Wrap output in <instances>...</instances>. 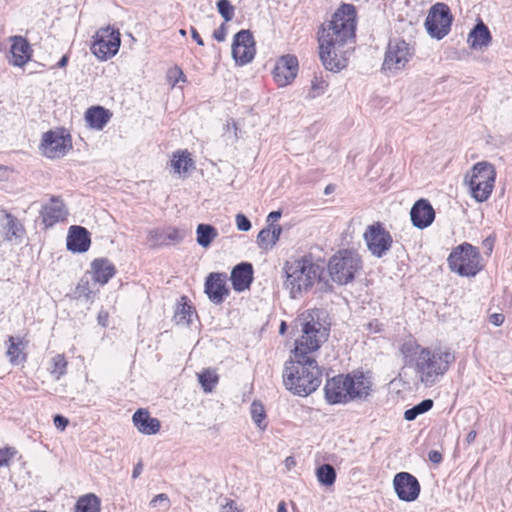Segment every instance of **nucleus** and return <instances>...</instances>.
Segmentation results:
<instances>
[{
	"instance_id": "f257e3e1",
	"label": "nucleus",
	"mask_w": 512,
	"mask_h": 512,
	"mask_svg": "<svg viewBox=\"0 0 512 512\" xmlns=\"http://www.w3.org/2000/svg\"><path fill=\"white\" fill-rule=\"evenodd\" d=\"M356 10L342 4L318 31L319 56L327 70L340 71L347 65V54L355 42Z\"/></svg>"
},
{
	"instance_id": "f03ea898",
	"label": "nucleus",
	"mask_w": 512,
	"mask_h": 512,
	"mask_svg": "<svg viewBox=\"0 0 512 512\" xmlns=\"http://www.w3.org/2000/svg\"><path fill=\"white\" fill-rule=\"evenodd\" d=\"M286 280L284 282L292 298H299L307 292L315 283L321 292H329L332 285L322 279L324 269L321 265L314 263L311 259L300 258L284 265Z\"/></svg>"
},
{
	"instance_id": "7ed1b4c3",
	"label": "nucleus",
	"mask_w": 512,
	"mask_h": 512,
	"mask_svg": "<svg viewBox=\"0 0 512 512\" xmlns=\"http://www.w3.org/2000/svg\"><path fill=\"white\" fill-rule=\"evenodd\" d=\"M322 372L314 357L287 361L283 370L285 387L299 396H307L321 384Z\"/></svg>"
},
{
	"instance_id": "20e7f679",
	"label": "nucleus",
	"mask_w": 512,
	"mask_h": 512,
	"mask_svg": "<svg viewBox=\"0 0 512 512\" xmlns=\"http://www.w3.org/2000/svg\"><path fill=\"white\" fill-rule=\"evenodd\" d=\"M301 335L295 340L294 358L314 357V353L327 340L329 329L320 321L319 310L305 311L296 319Z\"/></svg>"
},
{
	"instance_id": "39448f33",
	"label": "nucleus",
	"mask_w": 512,
	"mask_h": 512,
	"mask_svg": "<svg viewBox=\"0 0 512 512\" xmlns=\"http://www.w3.org/2000/svg\"><path fill=\"white\" fill-rule=\"evenodd\" d=\"M370 377L362 372L338 375L325 384V396L330 404L348 403L353 400H363L371 391Z\"/></svg>"
},
{
	"instance_id": "423d86ee",
	"label": "nucleus",
	"mask_w": 512,
	"mask_h": 512,
	"mask_svg": "<svg viewBox=\"0 0 512 512\" xmlns=\"http://www.w3.org/2000/svg\"><path fill=\"white\" fill-rule=\"evenodd\" d=\"M455 361L450 349L422 348L415 358V371L422 384L431 387L448 371Z\"/></svg>"
},
{
	"instance_id": "0eeeda50",
	"label": "nucleus",
	"mask_w": 512,
	"mask_h": 512,
	"mask_svg": "<svg viewBox=\"0 0 512 512\" xmlns=\"http://www.w3.org/2000/svg\"><path fill=\"white\" fill-rule=\"evenodd\" d=\"M496 172L492 164L482 161L476 163L465 176V183L469 187L472 197L483 202L492 193Z\"/></svg>"
},
{
	"instance_id": "6e6552de",
	"label": "nucleus",
	"mask_w": 512,
	"mask_h": 512,
	"mask_svg": "<svg viewBox=\"0 0 512 512\" xmlns=\"http://www.w3.org/2000/svg\"><path fill=\"white\" fill-rule=\"evenodd\" d=\"M414 55L415 48L412 44L399 38L391 39L384 54L382 70L388 76H395L407 68Z\"/></svg>"
},
{
	"instance_id": "1a4fd4ad",
	"label": "nucleus",
	"mask_w": 512,
	"mask_h": 512,
	"mask_svg": "<svg viewBox=\"0 0 512 512\" xmlns=\"http://www.w3.org/2000/svg\"><path fill=\"white\" fill-rule=\"evenodd\" d=\"M359 255L351 250H342L335 254L328 263V271L332 281L345 285L352 281L361 269Z\"/></svg>"
},
{
	"instance_id": "9d476101",
	"label": "nucleus",
	"mask_w": 512,
	"mask_h": 512,
	"mask_svg": "<svg viewBox=\"0 0 512 512\" xmlns=\"http://www.w3.org/2000/svg\"><path fill=\"white\" fill-rule=\"evenodd\" d=\"M480 261L479 251L469 243L457 246L448 257L451 271L466 277H474L482 269Z\"/></svg>"
},
{
	"instance_id": "9b49d317",
	"label": "nucleus",
	"mask_w": 512,
	"mask_h": 512,
	"mask_svg": "<svg viewBox=\"0 0 512 512\" xmlns=\"http://www.w3.org/2000/svg\"><path fill=\"white\" fill-rule=\"evenodd\" d=\"M121 44L118 29L111 26L101 28L96 32L95 40L91 46L92 53L100 60L105 61L116 55Z\"/></svg>"
},
{
	"instance_id": "f8f14e48",
	"label": "nucleus",
	"mask_w": 512,
	"mask_h": 512,
	"mask_svg": "<svg viewBox=\"0 0 512 512\" xmlns=\"http://www.w3.org/2000/svg\"><path fill=\"white\" fill-rule=\"evenodd\" d=\"M71 148V137L63 130H50L42 136L40 149L50 159L64 157Z\"/></svg>"
},
{
	"instance_id": "ddd939ff",
	"label": "nucleus",
	"mask_w": 512,
	"mask_h": 512,
	"mask_svg": "<svg viewBox=\"0 0 512 512\" xmlns=\"http://www.w3.org/2000/svg\"><path fill=\"white\" fill-rule=\"evenodd\" d=\"M451 22L449 7L443 3H437L431 8L425 26L432 37L442 39L449 33Z\"/></svg>"
},
{
	"instance_id": "4468645a",
	"label": "nucleus",
	"mask_w": 512,
	"mask_h": 512,
	"mask_svg": "<svg viewBox=\"0 0 512 512\" xmlns=\"http://www.w3.org/2000/svg\"><path fill=\"white\" fill-rule=\"evenodd\" d=\"M364 240L371 254L378 258L384 256L393 243L390 233L379 222L367 226Z\"/></svg>"
},
{
	"instance_id": "2eb2a0df",
	"label": "nucleus",
	"mask_w": 512,
	"mask_h": 512,
	"mask_svg": "<svg viewBox=\"0 0 512 512\" xmlns=\"http://www.w3.org/2000/svg\"><path fill=\"white\" fill-rule=\"evenodd\" d=\"M298 59L296 56L287 54L276 60L272 71L273 79L279 88L290 85L298 74Z\"/></svg>"
},
{
	"instance_id": "dca6fc26",
	"label": "nucleus",
	"mask_w": 512,
	"mask_h": 512,
	"mask_svg": "<svg viewBox=\"0 0 512 512\" xmlns=\"http://www.w3.org/2000/svg\"><path fill=\"white\" fill-rule=\"evenodd\" d=\"M255 55V42L249 30H241L234 36L232 56L239 65L249 63Z\"/></svg>"
},
{
	"instance_id": "f3484780",
	"label": "nucleus",
	"mask_w": 512,
	"mask_h": 512,
	"mask_svg": "<svg viewBox=\"0 0 512 512\" xmlns=\"http://www.w3.org/2000/svg\"><path fill=\"white\" fill-rule=\"evenodd\" d=\"M393 486L397 496L402 501H414L420 493L418 480L408 472L397 473L393 479Z\"/></svg>"
},
{
	"instance_id": "a211bd4d",
	"label": "nucleus",
	"mask_w": 512,
	"mask_h": 512,
	"mask_svg": "<svg viewBox=\"0 0 512 512\" xmlns=\"http://www.w3.org/2000/svg\"><path fill=\"white\" fill-rule=\"evenodd\" d=\"M411 221L419 229L430 226L435 218V211L428 200L420 199L411 208Z\"/></svg>"
},
{
	"instance_id": "6ab92c4d",
	"label": "nucleus",
	"mask_w": 512,
	"mask_h": 512,
	"mask_svg": "<svg viewBox=\"0 0 512 512\" xmlns=\"http://www.w3.org/2000/svg\"><path fill=\"white\" fill-rule=\"evenodd\" d=\"M68 211L64 203L57 197H52L50 202L43 206L41 216L46 227L66 220Z\"/></svg>"
},
{
	"instance_id": "aec40b11",
	"label": "nucleus",
	"mask_w": 512,
	"mask_h": 512,
	"mask_svg": "<svg viewBox=\"0 0 512 512\" xmlns=\"http://www.w3.org/2000/svg\"><path fill=\"white\" fill-rule=\"evenodd\" d=\"M226 276L218 273H211L205 282V293L209 299L215 303L220 304L223 302L224 297L228 294L225 286Z\"/></svg>"
},
{
	"instance_id": "412c9836",
	"label": "nucleus",
	"mask_w": 512,
	"mask_h": 512,
	"mask_svg": "<svg viewBox=\"0 0 512 512\" xmlns=\"http://www.w3.org/2000/svg\"><path fill=\"white\" fill-rule=\"evenodd\" d=\"M90 234L86 228L71 226L67 236V248L72 252H86L90 247Z\"/></svg>"
},
{
	"instance_id": "4be33fe9",
	"label": "nucleus",
	"mask_w": 512,
	"mask_h": 512,
	"mask_svg": "<svg viewBox=\"0 0 512 512\" xmlns=\"http://www.w3.org/2000/svg\"><path fill=\"white\" fill-rule=\"evenodd\" d=\"M11 41L9 62L14 66L21 67L30 60L31 49L29 43L21 36H13Z\"/></svg>"
},
{
	"instance_id": "5701e85b",
	"label": "nucleus",
	"mask_w": 512,
	"mask_h": 512,
	"mask_svg": "<svg viewBox=\"0 0 512 512\" xmlns=\"http://www.w3.org/2000/svg\"><path fill=\"white\" fill-rule=\"evenodd\" d=\"M132 420L137 430L145 435H154L159 432L161 427L160 421L151 417L149 412L144 409H138L133 414Z\"/></svg>"
},
{
	"instance_id": "b1692460",
	"label": "nucleus",
	"mask_w": 512,
	"mask_h": 512,
	"mask_svg": "<svg viewBox=\"0 0 512 512\" xmlns=\"http://www.w3.org/2000/svg\"><path fill=\"white\" fill-rule=\"evenodd\" d=\"M91 271L93 280L104 285L114 276L116 269L107 258H98L92 261Z\"/></svg>"
},
{
	"instance_id": "393cba45",
	"label": "nucleus",
	"mask_w": 512,
	"mask_h": 512,
	"mask_svg": "<svg viewBox=\"0 0 512 512\" xmlns=\"http://www.w3.org/2000/svg\"><path fill=\"white\" fill-rule=\"evenodd\" d=\"M253 275L252 265L250 263H241L237 265L231 273V281L236 291H244L251 282Z\"/></svg>"
},
{
	"instance_id": "a878e982",
	"label": "nucleus",
	"mask_w": 512,
	"mask_h": 512,
	"mask_svg": "<svg viewBox=\"0 0 512 512\" xmlns=\"http://www.w3.org/2000/svg\"><path fill=\"white\" fill-rule=\"evenodd\" d=\"M491 40L492 36L488 27L479 21L470 31L467 41L472 49L482 50L490 44Z\"/></svg>"
},
{
	"instance_id": "bb28decb",
	"label": "nucleus",
	"mask_w": 512,
	"mask_h": 512,
	"mask_svg": "<svg viewBox=\"0 0 512 512\" xmlns=\"http://www.w3.org/2000/svg\"><path fill=\"white\" fill-rule=\"evenodd\" d=\"M185 233L176 228L169 227L163 230H153L149 232V240L154 245H169L179 243L183 240Z\"/></svg>"
},
{
	"instance_id": "cd10ccee",
	"label": "nucleus",
	"mask_w": 512,
	"mask_h": 512,
	"mask_svg": "<svg viewBox=\"0 0 512 512\" xmlns=\"http://www.w3.org/2000/svg\"><path fill=\"white\" fill-rule=\"evenodd\" d=\"M282 233L280 225L269 224L263 228L257 236V244L262 250H271L279 240Z\"/></svg>"
},
{
	"instance_id": "c85d7f7f",
	"label": "nucleus",
	"mask_w": 512,
	"mask_h": 512,
	"mask_svg": "<svg viewBox=\"0 0 512 512\" xmlns=\"http://www.w3.org/2000/svg\"><path fill=\"white\" fill-rule=\"evenodd\" d=\"M110 118V111L101 106L90 107L85 112L86 122L88 123L89 127L95 130H102Z\"/></svg>"
},
{
	"instance_id": "c756f323",
	"label": "nucleus",
	"mask_w": 512,
	"mask_h": 512,
	"mask_svg": "<svg viewBox=\"0 0 512 512\" xmlns=\"http://www.w3.org/2000/svg\"><path fill=\"white\" fill-rule=\"evenodd\" d=\"M5 238L8 241L20 240L22 239L25 229L22 223L13 215L6 214L5 215Z\"/></svg>"
},
{
	"instance_id": "7c9ffc66",
	"label": "nucleus",
	"mask_w": 512,
	"mask_h": 512,
	"mask_svg": "<svg viewBox=\"0 0 512 512\" xmlns=\"http://www.w3.org/2000/svg\"><path fill=\"white\" fill-rule=\"evenodd\" d=\"M9 346L7 350V356L9 361L13 365H18L26 361V354L24 353L25 345L22 340H15L14 337H9Z\"/></svg>"
},
{
	"instance_id": "2f4dec72",
	"label": "nucleus",
	"mask_w": 512,
	"mask_h": 512,
	"mask_svg": "<svg viewBox=\"0 0 512 512\" xmlns=\"http://www.w3.org/2000/svg\"><path fill=\"white\" fill-rule=\"evenodd\" d=\"M196 234L197 243L204 248L209 247L212 241L218 236L217 230L209 224H199L196 229Z\"/></svg>"
},
{
	"instance_id": "473e14b6",
	"label": "nucleus",
	"mask_w": 512,
	"mask_h": 512,
	"mask_svg": "<svg viewBox=\"0 0 512 512\" xmlns=\"http://www.w3.org/2000/svg\"><path fill=\"white\" fill-rule=\"evenodd\" d=\"M76 512H100V500L94 494L82 496L76 503Z\"/></svg>"
},
{
	"instance_id": "72a5a7b5",
	"label": "nucleus",
	"mask_w": 512,
	"mask_h": 512,
	"mask_svg": "<svg viewBox=\"0 0 512 512\" xmlns=\"http://www.w3.org/2000/svg\"><path fill=\"white\" fill-rule=\"evenodd\" d=\"M250 414L251 417L256 424V426L260 430H265L267 427V423L265 421L266 419V411L264 409V406L259 401H253L250 406Z\"/></svg>"
},
{
	"instance_id": "f704fd0d",
	"label": "nucleus",
	"mask_w": 512,
	"mask_h": 512,
	"mask_svg": "<svg viewBox=\"0 0 512 512\" xmlns=\"http://www.w3.org/2000/svg\"><path fill=\"white\" fill-rule=\"evenodd\" d=\"M198 380L205 392H211L218 383L219 377L215 370L205 369L198 374Z\"/></svg>"
},
{
	"instance_id": "c9c22d12",
	"label": "nucleus",
	"mask_w": 512,
	"mask_h": 512,
	"mask_svg": "<svg viewBox=\"0 0 512 512\" xmlns=\"http://www.w3.org/2000/svg\"><path fill=\"white\" fill-rule=\"evenodd\" d=\"M318 481L325 486H331L336 480V472L332 465L323 464L316 471Z\"/></svg>"
},
{
	"instance_id": "e433bc0d",
	"label": "nucleus",
	"mask_w": 512,
	"mask_h": 512,
	"mask_svg": "<svg viewBox=\"0 0 512 512\" xmlns=\"http://www.w3.org/2000/svg\"><path fill=\"white\" fill-rule=\"evenodd\" d=\"M171 165L176 173L186 172L193 165V160L186 151L174 154Z\"/></svg>"
},
{
	"instance_id": "4c0bfd02",
	"label": "nucleus",
	"mask_w": 512,
	"mask_h": 512,
	"mask_svg": "<svg viewBox=\"0 0 512 512\" xmlns=\"http://www.w3.org/2000/svg\"><path fill=\"white\" fill-rule=\"evenodd\" d=\"M67 369V361L63 354H57L51 359V366L48 368L55 380H59Z\"/></svg>"
},
{
	"instance_id": "58836bf2",
	"label": "nucleus",
	"mask_w": 512,
	"mask_h": 512,
	"mask_svg": "<svg viewBox=\"0 0 512 512\" xmlns=\"http://www.w3.org/2000/svg\"><path fill=\"white\" fill-rule=\"evenodd\" d=\"M193 309L187 303H179L176 307L174 320L177 324L188 325L191 322Z\"/></svg>"
},
{
	"instance_id": "ea45409f",
	"label": "nucleus",
	"mask_w": 512,
	"mask_h": 512,
	"mask_svg": "<svg viewBox=\"0 0 512 512\" xmlns=\"http://www.w3.org/2000/svg\"><path fill=\"white\" fill-rule=\"evenodd\" d=\"M433 407V401L431 399H425L414 407L408 409L404 413V418L407 421L416 419L417 416L429 411Z\"/></svg>"
},
{
	"instance_id": "a19ab883",
	"label": "nucleus",
	"mask_w": 512,
	"mask_h": 512,
	"mask_svg": "<svg viewBox=\"0 0 512 512\" xmlns=\"http://www.w3.org/2000/svg\"><path fill=\"white\" fill-rule=\"evenodd\" d=\"M327 86L328 85L325 81L314 78V80L311 82V87L308 91L307 97L314 99L323 95L327 89Z\"/></svg>"
},
{
	"instance_id": "79ce46f5",
	"label": "nucleus",
	"mask_w": 512,
	"mask_h": 512,
	"mask_svg": "<svg viewBox=\"0 0 512 512\" xmlns=\"http://www.w3.org/2000/svg\"><path fill=\"white\" fill-rule=\"evenodd\" d=\"M167 81L171 87H175L179 82H186V76L180 67L174 66L167 71Z\"/></svg>"
},
{
	"instance_id": "37998d69",
	"label": "nucleus",
	"mask_w": 512,
	"mask_h": 512,
	"mask_svg": "<svg viewBox=\"0 0 512 512\" xmlns=\"http://www.w3.org/2000/svg\"><path fill=\"white\" fill-rule=\"evenodd\" d=\"M217 8L225 21H230L233 18L234 9L228 0H219L217 2Z\"/></svg>"
},
{
	"instance_id": "c03bdc74",
	"label": "nucleus",
	"mask_w": 512,
	"mask_h": 512,
	"mask_svg": "<svg viewBox=\"0 0 512 512\" xmlns=\"http://www.w3.org/2000/svg\"><path fill=\"white\" fill-rule=\"evenodd\" d=\"M16 451L13 448L0 449V467L8 466Z\"/></svg>"
},
{
	"instance_id": "a18cd8bd",
	"label": "nucleus",
	"mask_w": 512,
	"mask_h": 512,
	"mask_svg": "<svg viewBox=\"0 0 512 512\" xmlns=\"http://www.w3.org/2000/svg\"><path fill=\"white\" fill-rule=\"evenodd\" d=\"M236 226L240 231H249L251 229V222L249 219L243 214L236 215Z\"/></svg>"
},
{
	"instance_id": "49530a36",
	"label": "nucleus",
	"mask_w": 512,
	"mask_h": 512,
	"mask_svg": "<svg viewBox=\"0 0 512 512\" xmlns=\"http://www.w3.org/2000/svg\"><path fill=\"white\" fill-rule=\"evenodd\" d=\"M226 34H227V28H226L225 24H222L218 29H216L213 32V37L218 42H222L225 40Z\"/></svg>"
},
{
	"instance_id": "de8ad7c7",
	"label": "nucleus",
	"mask_w": 512,
	"mask_h": 512,
	"mask_svg": "<svg viewBox=\"0 0 512 512\" xmlns=\"http://www.w3.org/2000/svg\"><path fill=\"white\" fill-rule=\"evenodd\" d=\"M68 423H69L68 419L61 415H56L54 417V425L56 428H58L60 430H64L67 427Z\"/></svg>"
},
{
	"instance_id": "09e8293b",
	"label": "nucleus",
	"mask_w": 512,
	"mask_h": 512,
	"mask_svg": "<svg viewBox=\"0 0 512 512\" xmlns=\"http://www.w3.org/2000/svg\"><path fill=\"white\" fill-rule=\"evenodd\" d=\"M504 315L501 313H494L489 316V322L494 326H500L504 322Z\"/></svg>"
},
{
	"instance_id": "8fccbe9b",
	"label": "nucleus",
	"mask_w": 512,
	"mask_h": 512,
	"mask_svg": "<svg viewBox=\"0 0 512 512\" xmlns=\"http://www.w3.org/2000/svg\"><path fill=\"white\" fill-rule=\"evenodd\" d=\"M428 459L433 463H440L442 461V454L437 450H431L428 453Z\"/></svg>"
},
{
	"instance_id": "3c124183",
	"label": "nucleus",
	"mask_w": 512,
	"mask_h": 512,
	"mask_svg": "<svg viewBox=\"0 0 512 512\" xmlns=\"http://www.w3.org/2000/svg\"><path fill=\"white\" fill-rule=\"evenodd\" d=\"M221 512H240L234 501L227 502L222 506Z\"/></svg>"
},
{
	"instance_id": "603ef678",
	"label": "nucleus",
	"mask_w": 512,
	"mask_h": 512,
	"mask_svg": "<svg viewBox=\"0 0 512 512\" xmlns=\"http://www.w3.org/2000/svg\"><path fill=\"white\" fill-rule=\"evenodd\" d=\"M190 32H191L192 38L197 42V44L200 46H203L204 42H203L202 38L200 37L199 33L197 32V30L194 27H191Z\"/></svg>"
},
{
	"instance_id": "864d4df0",
	"label": "nucleus",
	"mask_w": 512,
	"mask_h": 512,
	"mask_svg": "<svg viewBox=\"0 0 512 512\" xmlns=\"http://www.w3.org/2000/svg\"><path fill=\"white\" fill-rule=\"evenodd\" d=\"M280 217H281L280 211H272L269 213V215L267 217V221L274 222V221H277Z\"/></svg>"
},
{
	"instance_id": "5fc2aeb1",
	"label": "nucleus",
	"mask_w": 512,
	"mask_h": 512,
	"mask_svg": "<svg viewBox=\"0 0 512 512\" xmlns=\"http://www.w3.org/2000/svg\"><path fill=\"white\" fill-rule=\"evenodd\" d=\"M285 463V467L288 469V470H291L295 465H296V460L294 457L292 456H289L285 459L284 461Z\"/></svg>"
},
{
	"instance_id": "6e6d98bb",
	"label": "nucleus",
	"mask_w": 512,
	"mask_h": 512,
	"mask_svg": "<svg viewBox=\"0 0 512 512\" xmlns=\"http://www.w3.org/2000/svg\"><path fill=\"white\" fill-rule=\"evenodd\" d=\"M476 436H477L476 431L471 430V431L467 434V436H466V442H467V444H471V443H473V442L475 441V439H476Z\"/></svg>"
},
{
	"instance_id": "4d7b16f0",
	"label": "nucleus",
	"mask_w": 512,
	"mask_h": 512,
	"mask_svg": "<svg viewBox=\"0 0 512 512\" xmlns=\"http://www.w3.org/2000/svg\"><path fill=\"white\" fill-rule=\"evenodd\" d=\"M493 243L494 241L491 238H486L483 241V246L488 249V252L491 253L493 249Z\"/></svg>"
},
{
	"instance_id": "13d9d810",
	"label": "nucleus",
	"mask_w": 512,
	"mask_h": 512,
	"mask_svg": "<svg viewBox=\"0 0 512 512\" xmlns=\"http://www.w3.org/2000/svg\"><path fill=\"white\" fill-rule=\"evenodd\" d=\"M142 472V464L141 463H138L134 469H133V472H132V477L135 479L137 478Z\"/></svg>"
},
{
	"instance_id": "bf43d9fd",
	"label": "nucleus",
	"mask_w": 512,
	"mask_h": 512,
	"mask_svg": "<svg viewBox=\"0 0 512 512\" xmlns=\"http://www.w3.org/2000/svg\"><path fill=\"white\" fill-rule=\"evenodd\" d=\"M67 62H68V56L67 55H64L58 62L57 66L60 67V68H63L67 65Z\"/></svg>"
},
{
	"instance_id": "052dcab7",
	"label": "nucleus",
	"mask_w": 512,
	"mask_h": 512,
	"mask_svg": "<svg viewBox=\"0 0 512 512\" xmlns=\"http://www.w3.org/2000/svg\"><path fill=\"white\" fill-rule=\"evenodd\" d=\"M277 512H287L286 503L284 501L279 502Z\"/></svg>"
},
{
	"instance_id": "680f3d73",
	"label": "nucleus",
	"mask_w": 512,
	"mask_h": 512,
	"mask_svg": "<svg viewBox=\"0 0 512 512\" xmlns=\"http://www.w3.org/2000/svg\"><path fill=\"white\" fill-rule=\"evenodd\" d=\"M7 176V169L5 167L0 166V178H5Z\"/></svg>"
},
{
	"instance_id": "e2e57ef3",
	"label": "nucleus",
	"mask_w": 512,
	"mask_h": 512,
	"mask_svg": "<svg viewBox=\"0 0 512 512\" xmlns=\"http://www.w3.org/2000/svg\"><path fill=\"white\" fill-rule=\"evenodd\" d=\"M286 323L285 322H282L281 325H280V328H279V332L280 334H284L285 331H286Z\"/></svg>"
},
{
	"instance_id": "0e129e2a",
	"label": "nucleus",
	"mask_w": 512,
	"mask_h": 512,
	"mask_svg": "<svg viewBox=\"0 0 512 512\" xmlns=\"http://www.w3.org/2000/svg\"><path fill=\"white\" fill-rule=\"evenodd\" d=\"M166 500V496L164 494H159L158 496L155 497V499L153 501H157V500Z\"/></svg>"
},
{
	"instance_id": "69168bd1",
	"label": "nucleus",
	"mask_w": 512,
	"mask_h": 512,
	"mask_svg": "<svg viewBox=\"0 0 512 512\" xmlns=\"http://www.w3.org/2000/svg\"><path fill=\"white\" fill-rule=\"evenodd\" d=\"M180 34H181V35H185V34H186L185 30H183V29H182V30H180Z\"/></svg>"
},
{
	"instance_id": "338daca9",
	"label": "nucleus",
	"mask_w": 512,
	"mask_h": 512,
	"mask_svg": "<svg viewBox=\"0 0 512 512\" xmlns=\"http://www.w3.org/2000/svg\"><path fill=\"white\" fill-rule=\"evenodd\" d=\"M328 192H330V189H328V187H327L325 190V193H328Z\"/></svg>"
},
{
	"instance_id": "774afa93",
	"label": "nucleus",
	"mask_w": 512,
	"mask_h": 512,
	"mask_svg": "<svg viewBox=\"0 0 512 512\" xmlns=\"http://www.w3.org/2000/svg\"><path fill=\"white\" fill-rule=\"evenodd\" d=\"M328 192H330V189H328V187H327L325 190V193H328Z\"/></svg>"
}]
</instances>
